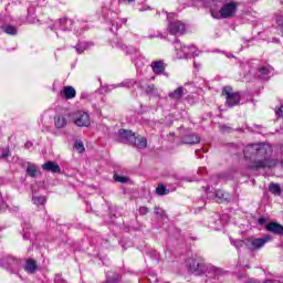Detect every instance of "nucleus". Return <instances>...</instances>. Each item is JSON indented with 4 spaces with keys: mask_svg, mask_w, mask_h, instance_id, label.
<instances>
[{
    "mask_svg": "<svg viewBox=\"0 0 283 283\" xmlns=\"http://www.w3.org/2000/svg\"><path fill=\"white\" fill-rule=\"evenodd\" d=\"M271 146L262 143L250 144L244 147L243 156L245 160H250L248 168L252 171H260V169H273L280 165L276 158H272Z\"/></svg>",
    "mask_w": 283,
    "mask_h": 283,
    "instance_id": "nucleus-1",
    "label": "nucleus"
},
{
    "mask_svg": "<svg viewBox=\"0 0 283 283\" xmlns=\"http://www.w3.org/2000/svg\"><path fill=\"white\" fill-rule=\"evenodd\" d=\"M186 264L195 275H205L206 282L210 283H223L227 280L229 272L224 271L222 268H217L211 263H206L205 259L199 255L187 259Z\"/></svg>",
    "mask_w": 283,
    "mask_h": 283,
    "instance_id": "nucleus-2",
    "label": "nucleus"
},
{
    "mask_svg": "<svg viewBox=\"0 0 283 283\" xmlns=\"http://www.w3.org/2000/svg\"><path fill=\"white\" fill-rule=\"evenodd\" d=\"M118 12H120V10L118 9V2L116 0L107 2L102 7V15L105 21H109L112 25L111 32H113V34H116L123 24L127 23V18H118Z\"/></svg>",
    "mask_w": 283,
    "mask_h": 283,
    "instance_id": "nucleus-3",
    "label": "nucleus"
},
{
    "mask_svg": "<svg viewBox=\"0 0 283 283\" xmlns=\"http://www.w3.org/2000/svg\"><path fill=\"white\" fill-rule=\"evenodd\" d=\"M112 48H115L116 50H122V52H125L127 56H132V62L137 67V74L140 76V70L145 65L143 63V56L140 55V50L136 49V46L133 45H126L123 43L118 38H115L111 41Z\"/></svg>",
    "mask_w": 283,
    "mask_h": 283,
    "instance_id": "nucleus-4",
    "label": "nucleus"
},
{
    "mask_svg": "<svg viewBox=\"0 0 283 283\" xmlns=\"http://www.w3.org/2000/svg\"><path fill=\"white\" fill-rule=\"evenodd\" d=\"M50 30H60L61 32H74L77 36H81L83 32L87 30V22H74L70 18H61L49 27Z\"/></svg>",
    "mask_w": 283,
    "mask_h": 283,
    "instance_id": "nucleus-5",
    "label": "nucleus"
},
{
    "mask_svg": "<svg viewBox=\"0 0 283 283\" xmlns=\"http://www.w3.org/2000/svg\"><path fill=\"white\" fill-rule=\"evenodd\" d=\"M250 74H254V76L261 81H269L273 75V67L269 64H262L260 60H253L250 62Z\"/></svg>",
    "mask_w": 283,
    "mask_h": 283,
    "instance_id": "nucleus-6",
    "label": "nucleus"
},
{
    "mask_svg": "<svg viewBox=\"0 0 283 283\" xmlns=\"http://www.w3.org/2000/svg\"><path fill=\"white\" fill-rule=\"evenodd\" d=\"M273 241V235L264 234L263 237H249L245 238V249L250 251V253H258V251H262L269 242Z\"/></svg>",
    "mask_w": 283,
    "mask_h": 283,
    "instance_id": "nucleus-7",
    "label": "nucleus"
},
{
    "mask_svg": "<svg viewBox=\"0 0 283 283\" xmlns=\"http://www.w3.org/2000/svg\"><path fill=\"white\" fill-rule=\"evenodd\" d=\"M167 31L169 34L176 35V34H182L187 31V23L178 20V14L176 13H168L167 14Z\"/></svg>",
    "mask_w": 283,
    "mask_h": 283,
    "instance_id": "nucleus-8",
    "label": "nucleus"
},
{
    "mask_svg": "<svg viewBox=\"0 0 283 283\" xmlns=\"http://www.w3.org/2000/svg\"><path fill=\"white\" fill-rule=\"evenodd\" d=\"M222 95L226 96V105L228 107H235V105H240V101H242L240 92L234 93L231 86H224L222 88Z\"/></svg>",
    "mask_w": 283,
    "mask_h": 283,
    "instance_id": "nucleus-9",
    "label": "nucleus"
},
{
    "mask_svg": "<svg viewBox=\"0 0 283 283\" xmlns=\"http://www.w3.org/2000/svg\"><path fill=\"white\" fill-rule=\"evenodd\" d=\"M73 123L76 127H90L92 117L87 111H77L73 114Z\"/></svg>",
    "mask_w": 283,
    "mask_h": 283,
    "instance_id": "nucleus-10",
    "label": "nucleus"
},
{
    "mask_svg": "<svg viewBox=\"0 0 283 283\" xmlns=\"http://www.w3.org/2000/svg\"><path fill=\"white\" fill-rule=\"evenodd\" d=\"M135 85H137L140 90H145V86H143V81H139V83L134 78H127L118 84H109L106 86V92H112V90H116V87H127L132 88Z\"/></svg>",
    "mask_w": 283,
    "mask_h": 283,
    "instance_id": "nucleus-11",
    "label": "nucleus"
},
{
    "mask_svg": "<svg viewBox=\"0 0 283 283\" xmlns=\"http://www.w3.org/2000/svg\"><path fill=\"white\" fill-rule=\"evenodd\" d=\"M234 12H238V4L235 2L223 3L219 10V19H231Z\"/></svg>",
    "mask_w": 283,
    "mask_h": 283,
    "instance_id": "nucleus-12",
    "label": "nucleus"
},
{
    "mask_svg": "<svg viewBox=\"0 0 283 283\" xmlns=\"http://www.w3.org/2000/svg\"><path fill=\"white\" fill-rule=\"evenodd\" d=\"M202 189L210 200H217V202H222V200H227L228 198L224 191L216 190L209 185L206 188L203 187Z\"/></svg>",
    "mask_w": 283,
    "mask_h": 283,
    "instance_id": "nucleus-13",
    "label": "nucleus"
},
{
    "mask_svg": "<svg viewBox=\"0 0 283 283\" xmlns=\"http://www.w3.org/2000/svg\"><path fill=\"white\" fill-rule=\"evenodd\" d=\"M174 43L177 59H187L192 55L189 54V50L191 49L188 45L180 43V40L176 39Z\"/></svg>",
    "mask_w": 283,
    "mask_h": 283,
    "instance_id": "nucleus-14",
    "label": "nucleus"
},
{
    "mask_svg": "<svg viewBox=\"0 0 283 283\" xmlns=\"http://www.w3.org/2000/svg\"><path fill=\"white\" fill-rule=\"evenodd\" d=\"M187 88H185L184 86H179L175 91H170L168 93V98H170V101H174L175 105H179V103H182V96H185Z\"/></svg>",
    "mask_w": 283,
    "mask_h": 283,
    "instance_id": "nucleus-15",
    "label": "nucleus"
},
{
    "mask_svg": "<svg viewBox=\"0 0 283 283\" xmlns=\"http://www.w3.org/2000/svg\"><path fill=\"white\" fill-rule=\"evenodd\" d=\"M118 138L120 143H127L128 145H134V143L136 142V134L133 133L132 130L119 129Z\"/></svg>",
    "mask_w": 283,
    "mask_h": 283,
    "instance_id": "nucleus-16",
    "label": "nucleus"
},
{
    "mask_svg": "<svg viewBox=\"0 0 283 283\" xmlns=\"http://www.w3.org/2000/svg\"><path fill=\"white\" fill-rule=\"evenodd\" d=\"M61 98H65V101H72V98H76V88L73 86H64L59 93Z\"/></svg>",
    "mask_w": 283,
    "mask_h": 283,
    "instance_id": "nucleus-17",
    "label": "nucleus"
},
{
    "mask_svg": "<svg viewBox=\"0 0 283 283\" xmlns=\"http://www.w3.org/2000/svg\"><path fill=\"white\" fill-rule=\"evenodd\" d=\"M94 48V42L92 41H78L76 45L73 46L76 54H84L87 50H92Z\"/></svg>",
    "mask_w": 283,
    "mask_h": 283,
    "instance_id": "nucleus-18",
    "label": "nucleus"
},
{
    "mask_svg": "<svg viewBox=\"0 0 283 283\" xmlns=\"http://www.w3.org/2000/svg\"><path fill=\"white\" fill-rule=\"evenodd\" d=\"M150 67L154 72V74H156L157 76H160V74H164V76H167V73H165V62L157 60V61H153L150 64Z\"/></svg>",
    "mask_w": 283,
    "mask_h": 283,
    "instance_id": "nucleus-19",
    "label": "nucleus"
},
{
    "mask_svg": "<svg viewBox=\"0 0 283 283\" xmlns=\"http://www.w3.org/2000/svg\"><path fill=\"white\" fill-rule=\"evenodd\" d=\"M224 6V0H210V12L213 19H220V12L216 11L218 8H222Z\"/></svg>",
    "mask_w": 283,
    "mask_h": 283,
    "instance_id": "nucleus-20",
    "label": "nucleus"
},
{
    "mask_svg": "<svg viewBox=\"0 0 283 283\" xmlns=\"http://www.w3.org/2000/svg\"><path fill=\"white\" fill-rule=\"evenodd\" d=\"M25 167V174L29 176V178H36L39 174H41V170L39 169V166L32 163L24 164Z\"/></svg>",
    "mask_w": 283,
    "mask_h": 283,
    "instance_id": "nucleus-21",
    "label": "nucleus"
},
{
    "mask_svg": "<svg viewBox=\"0 0 283 283\" xmlns=\"http://www.w3.org/2000/svg\"><path fill=\"white\" fill-rule=\"evenodd\" d=\"M43 171H50L51 174H61V166L54 161H46L42 165Z\"/></svg>",
    "mask_w": 283,
    "mask_h": 283,
    "instance_id": "nucleus-22",
    "label": "nucleus"
},
{
    "mask_svg": "<svg viewBox=\"0 0 283 283\" xmlns=\"http://www.w3.org/2000/svg\"><path fill=\"white\" fill-rule=\"evenodd\" d=\"M266 231L270 233H275V235H282L283 234V227L282 224L277 222H270L265 226Z\"/></svg>",
    "mask_w": 283,
    "mask_h": 283,
    "instance_id": "nucleus-23",
    "label": "nucleus"
},
{
    "mask_svg": "<svg viewBox=\"0 0 283 283\" xmlns=\"http://www.w3.org/2000/svg\"><path fill=\"white\" fill-rule=\"evenodd\" d=\"M181 143H184V145H198V143H200V137L193 134L184 135L181 137Z\"/></svg>",
    "mask_w": 283,
    "mask_h": 283,
    "instance_id": "nucleus-24",
    "label": "nucleus"
},
{
    "mask_svg": "<svg viewBox=\"0 0 283 283\" xmlns=\"http://www.w3.org/2000/svg\"><path fill=\"white\" fill-rule=\"evenodd\" d=\"M24 271L31 275L39 271V265L36 264V261H34L33 259L27 260L24 264Z\"/></svg>",
    "mask_w": 283,
    "mask_h": 283,
    "instance_id": "nucleus-25",
    "label": "nucleus"
},
{
    "mask_svg": "<svg viewBox=\"0 0 283 283\" xmlns=\"http://www.w3.org/2000/svg\"><path fill=\"white\" fill-rule=\"evenodd\" d=\"M54 124L56 129H63V127H65L67 125V117L63 116V115H56L54 117Z\"/></svg>",
    "mask_w": 283,
    "mask_h": 283,
    "instance_id": "nucleus-26",
    "label": "nucleus"
},
{
    "mask_svg": "<svg viewBox=\"0 0 283 283\" xmlns=\"http://www.w3.org/2000/svg\"><path fill=\"white\" fill-rule=\"evenodd\" d=\"M145 92H146L147 96H153L155 98L160 96V94H158V90L156 88V85H154V84H148L145 88Z\"/></svg>",
    "mask_w": 283,
    "mask_h": 283,
    "instance_id": "nucleus-27",
    "label": "nucleus"
},
{
    "mask_svg": "<svg viewBox=\"0 0 283 283\" xmlns=\"http://www.w3.org/2000/svg\"><path fill=\"white\" fill-rule=\"evenodd\" d=\"M22 227H23V230H22L23 240H30V233H32V226H30V223L28 222H24Z\"/></svg>",
    "mask_w": 283,
    "mask_h": 283,
    "instance_id": "nucleus-28",
    "label": "nucleus"
},
{
    "mask_svg": "<svg viewBox=\"0 0 283 283\" xmlns=\"http://www.w3.org/2000/svg\"><path fill=\"white\" fill-rule=\"evenodd\" d=\"M133 145H136L138 149H145V147H147V138L136 137L135 135V142H133Z\"/></svg>",
    "mask_w": 283,
    "mask_h": 283,
    "instance_id": "nucleus-29",
    "label": "nucleus"
},
{
    "mask_svg": "<svg viewBox=\"0 0 283 283\" xmlns=\"http://www.w3.org/2000/svg\"><path fill=\"white\" fill-rule=\"evenodd\" d=\"M269 191L273 193V196H282V187H280L279 184H270Z\"/></svg>",
    "mask_w": 283,
    "mask_h": 283,
    "instance_id": "nucleus-30",
    "label": "nucleus"
},
{
    "mask_svg": "<svg viewBox=\"0 0 283 283\" xmlns=\"http://www.w3.org/2000/svg\"><path fill=\"white\" fill-rule=\"evenodd\" d=\"M0 30L4 32V34H10L11 36H14L18 32L17 28L12 25H2Z\"/></svg>",
    "mask_w": 283,
    "mask_h": 283,
    "instance_id": "nucleus-31",
    "label": "nucleus"
},
{
    "mask_svg": "<svg viewBox=\"0 0 283 283\" xmlns=\"http://www.w3.org/2000/svg\"><path fill=\"white\" fill-rule=\"evenodd\" d=\"M230 242L232 247L237 249V251H241L242 247H247L245 239L244 240L230 239Z\"/></svg>",
    "mask_w": 283,
    "mask_h": 283,
    "instance_id": "nucleus-32",
    "label": "nucleus"
},
{
    "mask_svg": "<svg viewBox=\"0 0 283 283\" xmlns=\"http://www.w3.org/2000/svg\"><path fill=\"white\" fill-rule=\"evenodd\" d=\"M32 202L33 205H36V207H43V205L46 202V199L44 196L33 197Z\"/></svg>",
    "mask_w": 283,
    "mask_h": 283,
    "instance_id": "nucleus-33",
    "label": "nucleus"
},
{
    "mask_svg": "<svg viewBox=\"0 0 283 283\" xmlns=\"http://www.w3.org/2000/svg\"><path fill=\"white\" fill-rule=\"evenodd\" d=\"M74 149H76V151H78V154H83V151H85V145H83V142L81 139L75 140Z\"/></svg>",
    "mask_w": 283,
    "mask_h": 283,
    "instance_id": "nucleus-34",
    "label": "nucleus"
},
{
    "mask_svg": "<svg viewBox=\"0 0 283 283\" xmlns=\"http://www.w3.org/2000/svg\"><path fill=\"white\" fill-rule=\"evenodd\" d=\"M157 196H167L169 195V189H167L164 185H159L156 188Z\"/></svg>",
    "mask_w": 283,
    "mask_h": 283,
    "instance_id": "nucleus-35",
    "label": "nucleus"
},
{
    "mask_svg": "<svg viewBox=\"0 0 283 283\" xmlns=\"http://www.w3.org/2000/svg\"><path fill=\"white\" fill-rule=\"evenodd\" d=\"M188 48H189V54H192V55H189L186 59H193L195 56H198L200 54V51L195 45H188Z\"/></svg>",
    "mask_w": 283,
    "mask_h": 283,
    "instance_id": "nucleus-36",
    "label": "nucleus"
},
{
    "mask_svg": "<svg viewBox=\"0 0 283 283\" xmlns=\"http://www.w3.org/2000/svg\"><path fill=\"white\" fill-rule=\"evenodd\" d=\"M106 283H118V274L106 273Z\"/></svg>",
    "mask_w": 283,
    "mask_h": 283,
    "instance_id": "nucleus-37",
    "label": "nucleus"
},
{
    "mask_svg": "<svg viewBox=\"0 0 283 283\" xmlns=\"http://www.w3.org/2000/svg\"><path fill=\"white\" fill-rule=\"evenodd\" d=\"M114 180L115 182H122V185H125V182L129 181V178L125 177V176H120L118 174L114 175Z\"/></svg>",
    "mask_w": 283,
    "mask_h": 283,
    "instance_id": "nucleus-38",
    "label": "nucleus"
},
{
    "mask_svg": "<svg viewBox=\"0 0 283 283\" xmlns=\"http://www.w3.org/2000/svg\"><path fill=\"white\" fill-rule=\"evenodd\" d=\"M145 39H165V35L163 33L157 32V33H151L145 36Z\"/></svg>",
    "mask_w": 283,
    "mask_h": 283,
    "instance_id": "nucleus-39",
    "label": "nucleus"
},
{
    "mask_svg": "<svg viewBox=\"0 0 283 283\" xmlns=\"http://www.w3.org/2000/svg\"><path fill=\"white\" fill-rule=\"evenodd\" d=\"M155 213H156V216H159L163 220H165V218H167V213L165 212V210H163L160 208H155Z\"/></svg>",
    "mask_w": 283,
    "mask_h": 283,
    "instance_id": "nucleus-40",
    "label": "nucleus"
},
{
    "mask_svg": "<svg viewBox=\"0 0 283 283\" xmlns=\"http://www.w3.org/2000/svg\"><path fill=\"white\" fill-rule=\"evenodd\" d=\"M220 129H221V132H223V134H231V132H233V128H231V127H229V126H227V125H222L221 127H220Z\"/></svg>",
    "mask_w": 283,
    "mask_h": 283,
    "instance_id": "nucleus-41",
    "label": "nucleus"
},
{
    "mask_svg": "<svg viewBox=\"0 0 283 283\" xmlns=\"http://www.w3.org/2000/svg\"><path fill=\"white\" fill-rule=\"evenodd\" d=\"M263 283H283V277H280V279H268L265 280Z\"/></svg>",
    "mask_w": 283,
    "mask_h": 283,
    "instance_id": "nucleus-42",
    "label": "nucleus"
},
{
    "mask_svg": "<svg viewBox=\"0 0 283 283\" xmlns=\"http://www.w3.org/2000/svg\"><path fill=\"white\" fill-rule=\"evenodd\" d=\"M55 283H67L65 280H63V276L61 274H56L54 279Z\"/></svg>",
    "mask_w": 283,
    "mask_h": 283,
    "instance_id": "nucleus-43",
    "label": "nucleus"
},
{
    "mask_svg": "<svg viewBox=\"0 0 283 283\" xmlns=\"http://www.w3.org/2000/svg\"><path fill=\"white\" fill-rule=\"evenodd\" d=\"M275 115L277 118H282L283 116V105H281L279 108L275 109Z\"/></svg>",
    "mask_w": 283,
    "mask_h": 283,
    "instance_id": "nucleus-44",
    "label": "nucleus"
},
{
    "mask_svg": "<svg viewBox=\"0 0 283 283\" xmlns=\"http://www.w3.org/2000/svg\"><path fill=\"white\" fill-rule=\"evenodd\" d=\"M140 216H147L149 213V209L147 207L139 208Z\"/></svg>",
    "mask_w": 283,
    "mask_h": 283,
    "instance_id": "nucleus-45",
    "label": "nucleus"
},
{
    "mask_svg": "<svg viewBox=\"0 0 283 283\" xmlns=\"http://www.w3.org/2000/svg\"><path fill=\"white\" fill-rule=\"evenodd\" d=\"M0 23H8V17L4 13H0Z\"/></svg>",
    "mask_w": 283,
    "mask_h": 283,
    "instance_id": "nucleus-46",
    "label": "nucleus"
},
{
    "mask_svg": "<svg viewBox=\"0 0 283 283\" xmlns=\"http://www.w3.org/2000/svg\"><path fill=\"white\" fill-rule=\"evenodd\" d=\"M214 219H216L214 221L216 227H218V224H222V220H220V216L216 214Z\"/></svg>",
    "mask_w": 283,
    "mask_h": 283,
    "instance_id": "nucleus-47",
    "label": "nucleus"
},
{
    "mask_svg": "<svg viewBox=\"0 0 283 283\" xmlns=\"http://www.w3.org/2000/svg\"><path fill=\"white\" fill-rule=\"evenodd\" d=\"M8 156H10V150H4V151L1 154L0 158H8Z\"/></svg>",
    "mask_w": 283,
    "mask_h": 283,
    "instance_id": "nucleus-48",
    "label": "nucleus"
},
{
    "mask_svg": "<svg viewBox=\"0 0 283 283\" xmlns=\"http://www.w3.org/2000/svg\"><path fill=\"white\" fill-rule=\"evenodd\" d=\"M259 224H266V219L264 217H261L258 219Z\"/></svg>",
    "mask_w": 283,
    "mask_h": 283,
    "instance_id": "nucleus-49",
    "label": "nucleus"
},
{
    "mask_svg": "<svg viewBox=\"0 0 283 283\" xmlns=\"http://www.w3.org/2000/svg\"><path fill=\"white\" fill-rule=\"evenodd\" d=\"M151 255H153L154 260H158V258H159L158 252L156 250L151 251Z\"/></svg>",
    "mask_w": 283,
    "mask_h": 283,
    "instance_id": "nucleus-50",
    "label": "nucleus"
},
{
    "mask_svg": "<svg viewBox=\"0 0 283 283\" xmlns=\"http://www.w3.org/2000/svg\"><path fill=\"white\" fill-rule=\"evenodd\" d=\"M32 142H27L25 144H24V148L25 149H32Z\"/></svg>",
    "mask_w": 283,
    "mask_h": 283,
    "instance_id": "nucleus-51",
    "label": "nucleus"
},
{
    "mask_svg": "<svg viewBox=\"0 0 283 283\" xmlns=\"http://www.w3.org/2000/svg\"><path fill=\"white\" fill-rule=\"evenodd\" d=\"M198 174H200L201 176H202L203 174H207V168H205V167L199 168Z\"/></svg>",
    "mask_w": 283,
    "mask_h": 283,
    "instance_id": "nucleus-52",
    "label": "nucleus"
},
{
    "mask_svg": "<svg viewBox=\"0 0 283 283\" xmlns=\"http://www.w3.org/2000/svg\"><path fill=\"white\" fill-rule=\"evenodd\" d=\"M193 65H195L196 70H200V63L193 62Z\"/></svg>",
    "mask_w": 283,
    "mask_h": 283,
    "instance_id": "nucleus-53",
    "label": "nucleus"
},
{
    "mask_svg": "<svg viewBox=\"0 0 283 283\" xmlns=\"http://www.w3.org/2000/svg\"><path fill=\"white\" fill-rule=\"evenodd\" d=\"M247 283H258V280L251 279V280L247 281Z\"/></svg>",
    "mask_w": 283,
    "mask_h": 283,
    "instance_id": "nucleus-54",
    "label": "nucleus"
},
{
    "mask_svg": "<svg viewBox=\"0 0 283 283\" xmlns=\"http://www.w3.org/2000/svg\"><path fill=\"white\" fill-rule=\"evenodd\" d=\"M272 43H280V39L274 38V39L272 40Z\"/></svg>",
    "mask_w": 283,
    "mask_h": 283,
    "instance_id": "nucleus-55",
    "label": "nucleus"
},
{
    "mask_svg": "<svg viewBox=\"0 0 283 283\" xmlns=\"http://www.w3.org/2000/svg\"><path fill=\"white\" fill-rule=\"evenodd\" d=\"M81 98H87V93H82Z\"/></svg>",
    "mask_w": 283,
    "mask_h": 283,
    "instance_id": "nucleus-56",
    "label": "nucleus"
},
{
    "mask_svg": "<svg viewBox=\"0 0 283 283\" xmlns=\"http://www.w3.org/2000/svg\"><path fill=\"white\" fill-rule=\"evenodd\" d=\"M212 229H214L216 231H220V227L218 226L212 227Z\"/></svg>",
    "mask_w": 283,
    "mask_h": 283,
    "instance_id": "nucleus-57",
    "label": "nucleus"
},
{
    "mask_svg": "<svg viewBox=\"0 0 283 283\" xmlns=\"http://www.w3.org/2000/svg\"><path fill=\"white\" fill-rule=\"evenodd\" d=\"M228 59H233V54L229 53L227 54Z\"/></svg>",
    "mask_w": 283,
    "mask_h": 283,
    "instance_id": "nucleus-58",
    "label": "nucleus"
},
{
    "mask_svg": "<svg viewBox=\"0 0 283 283\" xmlns=\"http://www.w3.org/2000/svg\"><path fill=\"white\" fill-rule=\"evenodd\" d=\"M128 3H134V0H126Z\"/></svg>",
    "mask_w": 283,
    "mask_h": 283,
    "instance_id": "nucleus-59",
    "label": "nucleus"
},
{
    "mask_svg": "<svg viewBox=\"0 0 283 283\" xmlns=\"http://www.w3.org/2000/svg\"><path fill=\"white\" fill-rule=\"evenodd\" d=\"M280 166L283 168V159L281 160Z\"/></svg>",
    "mask_w": 283,
    "mask_h": 283,
    "instance_id": "nucleus-60",
    "label": "nucleus"
},
{
    "mask_svg": "<svg viewBox=\"0 0 283 283\" xmlns=\"http://www.w3.org/2000/svg\"><path fill=\"white\" fill-rule=\"evenodd\" d=\"M55 34H56L57 39H59V36H61V35L59 34V31H56Z\"/></svg>",
    "mask_w": 283,
    "mask_h": 283,
    "instance_id": "nucleus-61",
    "label": "nucleus"
},
{
    "mask_svg": "<svg viewBox=\"0 0 283 283\" xmlns=\"http://www.w3.org/2000/svg\"><path fill=\"white\" fill-rule=\"evenodd\" d=\"M219 178H227V177H224V175H220Z\"/></svg>",
    "mask_w": 283,
    "mask_h": 283,
    "instance_id": "nucleus-62",
    "label": "nucleus"
},
{
    "mask_svg": "<svg viewBox=\"0 0 283 283\" xmlns=\"http://www.w3.org/2000/svg\"><path fill=\"white\" fill-rule=\"evenodd\" d=\"M181 132L185 129V127H182V126H180V128H179Z\"/></svg>",
    "mask_w": 283,
    "mask_h": 283,
    "instance_id": "nucleus-63",
    "label": "nucleus"
},
{
    "mask_svg": "<svg viewBox=\"0 0 283 283\" xmlns=\"http://www.w3.org/2000/svg\"><path fill=\"white\" fill-rule=\"evenodd\" d=\"M239 266H247V265H243L242 263H239Z\"/></svg>",
    "mask_w": 283,
    "mask_h": 283,
    "instance_id": "nucleus-64",
    "label": "nucleus"
}]
</instances>
